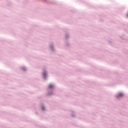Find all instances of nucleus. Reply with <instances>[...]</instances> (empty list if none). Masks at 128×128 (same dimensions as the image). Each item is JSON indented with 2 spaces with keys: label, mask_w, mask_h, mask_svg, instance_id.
I'll use <instances>...</instances> for the list:
<instances>
[{
  "label": "nucleus",
  "mask_w": 128,
  "mask_h": 128,
  "mask_svg": "<svg viewBox=\"0 0 128 128\" xmlns=\"http://www.w3.org/2000/svg\"><path fill=\"white\" fill-rule=\"evenodd\" d=\"M53 86H52V84H50L48 86V88H52Z\"/></svg>",
  "instance_id": "obj_1"
},
{
  "label": "nucleus",
  "mask_w": 128,
  "mask_h": 128,
  "mask_svg": "<svg viewBox=\"0 0 128 128\" xmlns=\"http://www.w3.org/2000/svg\"><path fill=\"white\" fill-rule=\"evenodd\" d=\"M118 96H124V94H122V93H120Z\"/></svg>",
  "instance_id": "obj_2"
},
{
  "label": "nucleus",
  "mask_w": 128,
  "mask_h": 128,
  "mask_svg": "<svg viewBox=\"0 0 128 128\" xmlns=\"http://www.w3.org/2000/svg\"><path fill=\"white\" fill-rule=\"evenodd\" d=\"M42 110H44V107H42Z\"/></svg>",
  "instance_id": "obj_3"
}]
</instances>
